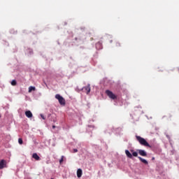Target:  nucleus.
<instances>
[{
	"mask_svg": "<svg viewBox=\"0 0 179 179\" xmlns=\"http://www.w3.org/2000/svg\"><path fill=\"white\" fill-rule=\"evenodd\" d=\"M25 115L27 118H31L33 117V113H31V111L30 110H27L25 112Z\"/></svg>",
	"mask_w": 179,
	"mask_h": 179,
	"instance_id": "obj_8",
	"label": "nucleus"
},
{
	"mask_svg": "<svg viewBox=\"0 0 179 179\" xmlns=\"http://www.w3.org/2000/svg\"><path fill=\"white\" fill-rule=\"evenodd\" d=\"M82 174H83L82 169H78L77 170V177H78V178H80V177H82Z\"/></svg>",
	"mask_w": 179,
	"mask_h": 179,
	"instance_id": "obj_9",
	"label": "nucleus"
},
{
	"mask_svg": "<svg viewBox=\"0 0 179 179\" xmlns=\"http://www.w3.org/2000/svg\"><path fill=\"white\" fill-rule=\"evenodd\" d=\"M106 94L108 96L109 99H112V100H115L117 99V96L113 93V92L107 90L106 91Z\"/></svg>",
	"mask_w": 179,
	"mask_h": 179,
	"instance_id": "obj_4",
	"label": "nucleus"
},
{
	"mask_svg": "<svg viewBox=\"0 0 179 179\" xmlns=\"http://www.w3.org/2000/svg\"><path fill=\"white\" fill-rule=\"evenodd\" d=\"M83 90H85V92H86L87 94H89L90 93V85L88 84L87 86L84 87L83 88Z\"/></svg>",
	"mask_w": 179,
	"mask_h": 179,
	"instance_id": "obj_7",
	"label": "nucleus"
},
{
	"mask_svg": "<svg viewBox=\"0 0 179 179\" xmlns=\"http://www.w3.org/2000/svg\"><path fill=\"white\" fill-rule=\"evenodd\" d=\"M166 116L164 117V118ZM171 118H173V115L171 114H169L167 116H166V120L167 121H171Z\"/></svg>",
	"mask_w": 179,
	"mask_h": 179,
	"instance_id": "obj_13",
	"label": "nucleus"
},
{
	"mask_svg": "<svg viewBox=\"0 0 179 179\" xmlns=\"http://www.w3.org/2000/svg\"><path fill=\"white\" fill-rule=\"evenodd\" d=\"M11 85H12V86H16V85H17V83L16 82V80H13L11 81Z\"/></svg>",
	"mask_w": 179,
	"mask_h": 179,
	"instance_id": "obj_15",
	"label": "nucleus"
},
{
	"mask_svg": "<svg viewBox=\"0 0 179 179\" xmlns=\"http://www.w3.org/2000/svg\"><path fill=\"white\" fill-rule=\"evenodd\" d=\"M6 167V161L4 159H1L0 161V170H2V169H5Z\"/></svg>",
	"mask_w": 179,
	"mask_h": 179,
	"instance_id": "obj_5",
	"label": "nucleus"
},
{
	"mask_svg": "<svg viewBox=\"0 0 179 179\" xmlns=\"http://www.w3.org/2000/svg\"><path fill=\"white\" fill-rule=\"evenodd\" d=\"M131 153L129 152V150H125V154L127 155V157H129V159H133V157H138V152H135L134 150H131Z\"/></svg>",
	"mask_w": 179,
	"mask_h": 179,
	"instance_id": "obj_2",
	"label": "nucleus"
},
{
	"mask_svg": "<svg viewBox=\"0 0 179 179\" xmlns=\"http://www.w3.org/2000/svg\"><path fill=\"white\" fill-rule=\"evenodd\" d=\"M36 90V87L30 86L29 87V93H31V92H34Z\"/></svg>",
	"mask_w": 179,
	"mask_h": 179,
	"instance_id": "obj_12",
	"label": "nucleus"
},
{
	"mask_svg": "<svg viewBox=\"0 0 179 179\" xmlns=\"http://www.w3.org/2000/svg\"><path fill=\"white\" fill-rule=\"evenodd\" d=\"M136 138L138 142H139V143L141 144L142 146H147L148 148H152V146L149 145V143H148V141H146L145 138L141 137L140 136H136Z\"/></svg>",
	"mask_w": 179,
	"mask_h": 179,
	"instance_id": "obj_1",
	"label": "nucleus"
},
{
	"mask_svg": "<svg viewBox=\"0 0 179 179\" xmlns=\"http://www.w3.org/2000/svg\"><path fill=\"white\" fill-rule=\"evenodd\" d=\"M41 118H42L43 120H45V117H44V115H41Z\"/></svg>",
	"mask_w": 179,
	"mask_h": 179,
	"instance_id": "obj_19",
	"label": "nucleus"
},
{
	"mask_svg": "<svg viewBox=\"0 0 179 179\" xmlns=\"http://www.w3.org/2000/svg\"><path fill=\"white\" fill-rule=\"evenodd\" d=\"M0 118H1V114H0Z\"/></svg>",
	"mask_w": 179,
	"mask_h": 179,
	"instance_id": "obj_22",
	"label": "nucleus"
},
{
	"mask_svg": "<svg viewBox=\"0 0 179 179\" xmlns=\"http://www.w3.org/2000/svg\"><path fill=\"white\" fill-rule=\"evenodd\" d=\"M65 159V157L64 155L62 156V158L59 159V164H62L64 162V160Z\"/></svg>",
	"mask_w": 179,
	"mask_h": 179,
	"instance_id": "obj_14",
	"label": "nucleus"
},
{
	"mask_svg": "<svg viewBox=\"0 0 179 179\" xmlns=\"http://www.w3.org/2000/svg\"><path fill=\"white\" fill-rule=\"evenodd\" d=\"M137 152L141 156H143L144 157H146V156H148V153H146V151L143 150H137Z\"/></svg>",
	"mask_w": 179,
	"mask_h": 179,
	"instance_id": "obj_6",
	"label": "nucleus"
},
{
	"mask_svg": "<svg viewBox=\"0 0 179 179\" xmlns=\"http://www.w3.org/2000/svg\"><path fill=\"white\" fill-rule=\"evenodd\" d=\"M116 46L117 47H120L121 46V44L120 43H116Z\"/></svg>",
	"mask_w": 179,
	"mask_h": 179,
	"instance_id": "obj_18",
	"label": "nucleus"
},
{
	"mask_svg": "<svg viewBox=\"0 0 179 179\" xmlns=\"http://www.w3.org/2000/svg\"><path fill=\"white\" fill-rule=\"evenodd\" d=\"M55 99H57V100H58L60 106H65V104H66L65 99H64V97L60 96L59 94H57L55 95Z\"/></svg>",
	"mask_w": 179,
	"mask_h": 179,
	"instance_id": "obj_3",
	"label": "nucleus"
},
{
	"mask_svg": "<svg viewBox=\"0 0 179 179\" xmlns=\"http://www.w3.org/2000/svg\"><path fill=\"white\" fill-rule=\"evenodd\" d=\"M152 160H155V157H152Z\"/></svg>",
	"mask_w": 179,
	"mask_h": 179,
	"instance_id": "obj_21",
	"label": "nucleus"
},
{
	"mask_svg": "<svg viewBox=\"0 0 179 179\" xmlns=\"http://www.w3.org/2000/svg\"><path fill=\"white\" fill-rule=\"evenodd\" d=\"M18 143H20V145H23V139L19 138L18 139Z\"/></svg>",
	"mask_w": 179,
	"mask_h": 179,
	"instance_id": "obj_16",
	"label": "nucleus"
},
{
	"mask_svg": "<svg viewBox=\"0 0 179 179\" xmlns=\"http://www.w3.org/2000/svg\"><path fill=\"white\" fill-rule=\"evenodd\" d=\"M138 159H139V161L143 163L144 164H148V162L146 159L142 158L141 157H138Z\"/></svg>",
	"mask_w": 179,
	"mask_h": 179,
	"instance_id": "obj_10",
	"label": "nucleus"
},
{
	"mask_svg": "<svg viewBox=\"0 0 179 179\" xmlns=\"http://www.w3.org/2000/svg\"><path fill=\"white\" fill-rule=\"evenodd\" d=\"M55 125H53L52 129H55Z\"/></svg>",
	"mask_w": 179,
	"mask_h": 179,
	"instance_id": "obj_20",
	"label": "nucleus"
},
{
	"mask_svg": "<svg viewBox=\"0 0 179 179\" xmlns=\"http://www.w3.org/2000/svg\"><path fill=\"white\" fill-rule=\"evenodd\" d=\"M32 157L33 159H35V160H40V157L38 156V155H37V153H34Z\"/></svg>",
	"mask_w": 179,
	"mask_h": 179,
	"instance_id": "obj_11",
	"label": "nucleus"
},
{
	"mask_svg": "<svg viewBox=\"0 0 179 179\" xmlns=\"http://www.w3.org/2000/svg\"><path fill=\"white\" fill-rule=\"evenodd\" d=\"M77 152H78V149L74 148V149L73 150V153H77Z\"/></svg>",
	"mask_w": 179,
	"mask_h": 179,
	"instance_id": "obj_17",
	"label": "nucleus"
}]
</instances>
